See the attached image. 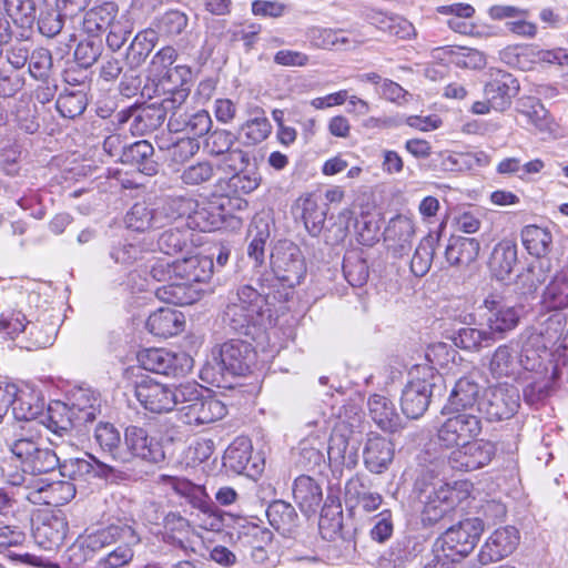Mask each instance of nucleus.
I'll use <instances>...</instances> for the list:
<instances>
[{
	"label": "nucleus",
	"instance_id": "f257e3e1",
	"mask_svg": "<svg viewBox=\"0 0 568 568\" xmlns=\"http://www.w3.org/2000/svg\"><path fill=\"white\" fill-rule=\"evenodd\" d=\"M139 538L134 529L121 521L93 530L87 529L68 549L69 558L74 565H81L92 558L95 552L114 542H122L113 551L99 560L101 568H120L133 558L132 545Z\"/></svg>",
	"mask_w": 568,
	"mask_h": 568
},
{
	"label": "nucleus",
	"instance_id": "f03ea898",
	"mask_svg": "<svg viewBox=\"0 0 568 568\" xmlns=\"http://www.w3.org/2000/svg\"><path fill=\"white\" fill-rule=\"evenodd\" d=\"M417 478L415 487L424 503L423 521L429 525L445 520L455 507L467 498L469 485L455 481L452 486L439 477V465L432 464Z\"/></svg>",
	"mask_w": 568,
	"mask_h": 568
},
{
	"label": "nucleus",
	"instance_id": "7ed1b4c3",
	"mask_svg": "<svg viewBox=\"0 0 568 568\" xmlns=\"http://www.w3.org/2000/svg\"><path fill=\"white\" fill-rule=\"evenodd\" d=\"M446 389L445 378L433 367L417 369L403 388L400 407L407 418L416 419L425 414L433 398L442 397Z\"/></svg>",
	"mask_w": 568,
	"mask_h": 568
},
{
	"label": "nucleus",
	"instance_id": "20e7f679",
	"mask_svg": "<svg viewBox=\"0 0 568 568\" xmlns=\"http://www.w3.org/2000/svg\"><path fill=\"white\" fill-rule=\"evenodd\" d=\"M190 204L183 197L168 199L156 209L138 202L126 212L124 223L126 229L139 233L166 227L178 222L187 212Z\"/></svg>",
	"mask_w": 568,
	"mask_h": 568
},
{
	"label": "nucleus",
	"instance_id": "39448f33",
	"mask_svg": "<svg viewBox=\"0 0 568 568\" xmlns=\"http://www.w3.org/2000/svg\"><path fill=\"white\" fill-rule=\"evenodd\" d=\"M255 361V352L251 343L232 338L212 349V363L209 362L202 371V378L212 377L214 382V373L219 374L227 372L232 375H245Z\"/></svg>",
	"mask_w": 568,
	"mask_h": 568
},
{
	"label": "nucleus",
	"instance_id": "423d86ee",
	"mask_svg": "<svg viewBox=\"0 0 568 568\" xmlns=\"http://www.w3.org/2000/svg\"><path fill=\"white\" fill-rule=\"evenodd\" d=\"M481 530L478 518H467L447 528L437 541L444 557L453 562L467 557L474 550Z\"/></svg>",
	"mask_w": 568,
	"mask_h": 568
},
{
	"label": "nucleus",
	"instance_id": "0eeeda50",
	"mask_svg": "<svg viewBox=\"0 0 568 568\" xmlns=\"http://www.w3.org/2000/svg\"><path fill=\"white\" fill-rule=\"evenodd\" d=\"M27 396L24 393H19L11 408L13 417L17 420L24 422L23 426L36 428V426L44 424L45 418L48 420V428L53 433L61 435L62 432L69 430L72 423L69 417L64 418L62 416V413L67 412L64 404L58 402L54 406H49L48 415L42 416L38 422L37 419L41 415L42 406L27 400Z\"/></svg>",
	"mask_w": 568,
	"mask_h": 568
},
{
	"label": "nucleus",
	"instance_id": "6e6552de",
	"mask_svg": "<svg viewBox=\"0 0 568 568\" xmlns=\"http://www.w3.org/2000/svg\"><path fill=\"white\" fill-rule=\"evenodd\" d=\"M271 266L276 278L288 287L298 285L306 274L302 252L290 241L280 242L274 247L271 253Z\"/></svg>",
	"mask_w": 568,
	"mask_h": 568
},
{
	"label": "nucleus",
	"instance_id": "1a4fd4ad",
	"mask_svg": "<svg viewBox=\"0 0 568 568\" xmlns=\"http://www.w3.org/2000/svg\"><path fill=\"white\" fill-rule=\"evenodd\" d=\"M140 365L149 372L179 377L187 374L193 359L185 353H172L164 348H149L138 354Z\"/></svg>",
	"mask_w": 568,
	"mask_h": 568
},
{
	"label": "nucleus",
	"instance_id": "9d476101",
	"mask_svg": "<svg viewBox=\"0 0 568 568\" xmlns=\"http://www.w3.org/2000/svg\"><path fill=\"white\" fill-rule=\"evenodd\" d=\"M123 448L128 456L121 460V464L130 463L134 458L150 464H159L165 459L160 440L150 436L149 432L140 426L130 425L125 428Z\"/></svg>",
	"mask_w": 568,
	"mask_h": 568
},
{
	"label": "nucleus",
	"instance_id": "9b49d317",
	"mask_svg": "<svg viewBox=\"0 0 568 568\" xmlns=\"http://www.w3.org/2000/svg\"><path fill=\"white\" fill-rule=\"evenodd\" d=\"M483 428V420L477 416L463 413L448 417L439 427L438 442L447 447H458L469 443Z\"/></svg>",
	"mask_w": 568,
	"mask_h": 568
},
{
	"label": "nucleus",
	"instance_id": "f8f14e48",
	"mask_svg": "<svg viewBox=\"0 0 568 568\" xmlns=\"http://www.w3.org/2000/svg\"><path fill=\"white\" fill-rule=\"evenodd\" d=\"M68 528L62 514L43 513L32 520V537L44 550H53L63 544Z\"/></svg>",
	"mask_w": 568,
	"mask_h": 568
},
{
	"label": "nucleus",
	"instance_id": "ddd939ff",
	"mask_svg": "<svg viewBox=\"0 0 568 568\" xmlns=\"http://www.w3.org/2000/svg\"><path fill=\"white\" fill-rule=\"evenodd\" d=\"M495 455V445L490 442H469L458 446L448 456L453 469L471 471L490 463Z\"/></svg>",
	"mask_w": 568,
	"mask_h": 568
},
{
	"label": "nucleus",
	"instance_id": "4468645a",
	"mask_svg": "<svg viewBox=\"0 0 568 568\" xmlns=\"http://www.w3.org/2000/svg\"><path fill=\"white\" fill-rule=\"evenodd\" d=\"M31 491L24 498L34 505L61 506L75 496V486L70 480L48 483L45 479H31Z\"/></svg>",
	"mask_w": 568,
	"mask_h": 568
},
{
	"label": "nucleus",
	"instance_id": "2eb2a0df",
	"mask_svg": "<svg viewBox=\"0 0 568 568\" xmlns=\"http://www.w3.org/2000/svg\"><path fill=\"white\" fill-rule=\"evenodd\" d=\"M227 413L225 404L215 396H204L187 406L180 408V418L187 425L210 424L222 419Z\"/></svg>",
	"mask_w": 568,
	"mask_h": 568
},
{
	"label": "nucleus",
	"instance_id": "dca6fc26",
	"mask_svg": "<svg viewBox=\"0 0 568 568\" xmlns=\"http://www.w3.org/2000/svg\"><path fill=\"white\" fill-rule=\"evenodd\" d=\"M171 386L153 379H142L135 386L134 395L151 413L163 414L173 410Z\"/></svg>",
	"mask_w": 568,
	"mask_h": 568
},
{
	"label": "nucleus",
	"instance_id": "f3484780",
	"mask_svg": "<svg viewBox=\"0 0 568 568\" xmlns=\"http://www.w3.org/2000/svg\"><path fill=\"white\" fill-rule=\"evenodd\" d=\"M183 199L191 202L187 212L181 217V220L186 217V222L183 223V226L201 232H211L221 227L225 217L223 214L224 203H221L219 206L215 204L200 206L191 199ZM178 221H180V219Z\"/></svg>",
	"mask_w": 568,
	"mask_h": 568
},
{
	"label": "nucleus",
	"instance_id": "a211bd4d",
	"mask_svg": "<svg viewBox=\"0 0 568 568\" xmlns=\"http://www.w3.org/2000/svg\"><path fill=\"white\" fill-rule=\"evenodd\" d=\"M345 428H333L327 447L329 464L334 467L352 468L357 463L358 439L343 434Z\"/></svg>",
	"mask_w": 568,
	"mask_h": 568
},
{
	"label": "nucleus",
	"instance_id": "6ab92c4d",
	"mask_svg": "<svg viewBox=\"0 0 568 568\" xmlns=\"http://www.w3.org/2000/svg\"><path fill=\"white\" fill-rule=\"evenodd\" d=\"M394 458V445L377 433H369L363 450V459L367 469L381 474L387 469Z\"/></svg>",
	"mask_w": 568,
	"mask_h": 568
},
{
	"label": "nucleus",
	"instance_id": "aec40b11",
	"mask_svg": "<svg viewBox=\"0 0 568 568\" xmlns=\"http://www.w3.org/2000/svg\"><path fill=\"white\" fill-rule=\"evenodd\" d=\"M168 128L171 132L185 133L187 138L197 140L210 132L212 119L205 110L174 112L169 118Z\"/></svg>",
	"mask_w": 568,
	"mask_h": 568
},
{
	"label": "nucleus",
	"instance_id": "412c9836",
	"mask_svg": "<svg viewBox=\"0 0 568 568\" xmlns=\"http://www.w3.org/2000/svg\"><path fill=\"white\" fill-rule=\"evenodd\" d=\"M213 273V261L203 255H191L174 261L173 274L176 281L187 285L210 280Z\"/></svg>",
	"mask_w": 568,
	"mask_h": 568
},
{
	"label": "nucleus",
	"instance_id": "4be33fe9",
	"mask_svg": "<svg viewBox=\"0 0 568 568\" xmlns=\"http://www.w3.org/2000/svg\"><path fill=\"white\" fill-rule=\"evenodd\" d=\"M90 458L97 465V469L90 460L83 458L65 459L62 463L59 462L57 467H59L61 476L67 477L70 480H85L92 474L109 477L115 473L114 467L98 460L91 455Z\"/></svg>",
	"mask_w": 568,
	"mask_h": 568
},
{
	"label": "nucleus",
	"instance_id": "5701e85b",
	"mask_svg": "<svg viewBox=\"0 0 568 568\" xmlns=\"http://www.w3.org/2000/svg\"><path fill=\"white\" fill-rule=\"evenodd\" d=\"M415 229L413 222L405 216H397L390 220L385 230V241L388 248L397 257L406 255L412 247Z\"/></svg>",
	"mask_w": 568,
	"mask_h": 568
},
{
	"label": "nucleus",
	"instance_id": "b1692460",
	"mask_svg": "<svg viewBox=\"0 0 568 568\" xmlns=\"http://www.w3.org/2000/svg\"><path fill=\"white\" fill-rule=\"evenodd\" d=\"M367 404L372 420L382 430L395 433L402 427V417L389 398L375 394L368 398Z\"/></svg>",
	"mask_w": 568,
	"mask_h": 568
},
{
	"label": "nucleus",
	"instance_id": "393cba45",
	"mask_svg": "<svg viewBox=\"0 0 568 568\" xmlns=\"http://www.w3.org/2000/svg\"><path fill=\"white\" fill-rule=\"evenodd\" d=\"M184 316L181 312L162 307L152 313L146 321V328L155 336L168 338L183 331Z\"/></svg>",
	"mask_w": 568,
	"mask_h": 568
},
{
	"label": "nucleus",
	"instance_id": "a878e982",
	"mask_svg": "<svg viewBox=\"0 0 568 568\" xmlns=\"http://www.w3.org/2000/svg\"><path fill=\"white\" fill-rule=\"evenodd\" d=\"M153 156V145L146 140H140L128 144L121 163L134 166L139 172L152 176L158 173V162Z\"/></svg>",
	"mask_w": 568,
	"mask_h": 568
},
{
	"label": "nucleus",
	"instance_id": "bb28decb",
	"mask_svg": "<svg viewBox=\"0 0 568 568\" xmlns=\"http://www.w3.org/2000/svg\"><path fill=\"white\" fill-rule=\"evenodd\" d=\"M49 0H0L8 17L20 28H32L37 13Z\"/></svg>",
	"mask_w": 568,
	"mask_h": 568
},
{
	"label": "nucleus",
	"instance_id": "cd10ccee",
	"mask_svg": "<svg viewBox=\"0 0 568 568\" xmlns=\"http://www.w3.org/2000/svg\"><path fill=\"white\" fill-rule=\"evenodd\" d=\"M270 525L281 535L291 536L298 526V516L295 508L284 501L275 500L266 509Z\"/></svg>",
	"mask_w": 568,
	"mask_h": 568
},
{
	"label": "nucleus",
	"instance_id": "c85d7f7f",
	"mask_svg": "<svg viewBox=\"0 0 568 568\" xmlns=\"http://www.w3.org/2000/svg\"><path fill=\"white\" fill-rule=\"evenodd\" d=\"M57 334L54 323H47L44 320H30L23 336L20 339V347L27 349L45 348L53 344Z\"/></svg>",
	"mask_w": 568,
	"mask_h": 568
},
{
	"label": "nucleus",
	"instance_id": "c756f323",
	"mask_svg": "<svg viewBox=\"0 0 568 568\" xmlns=\"http://www.w3.org/2000/svg\"><path fill=\"white\" fill-rule=\"evenodd\" d=\"M479 252V243L475 239L452 236L445 250V257L452 266H467L474 262Z\"/></svg>",
	"mask_w": 568,
	"mask_h": 568
},
{
	"label": "nucleus",
	"instance_id": "7c9ffc66",
	"mask_svg": "<svg viewBox=\"0 0 568 568\" xmlns=\"http://www.w3.org/2000/svg\"><path fill=\"white\" fill-rule=\"evenodd\" d=\"M176 57V50L168 45L158 51L152 58L151 68L159 78L161 85H164L165 82H174V79H181L184 74L189 73L185 67L171 68Z\"/></svg>",
	"mask_w": 568,
	"mask_h": 568
},
{
	"label": "nucleus",
	"instance_id": "2f4dec72",
	"mask_svg": "<svg viewBox=\"0 0 568 568\" xmlns=\"http://www.w3.org/2000/svg\"><path fill=\"white\" fill-rule=\"evenodd\" d=\"M517 112L526 119L527 124H531L540 133H550L552 131V121L548 111L539 100L532 97H525L518 100Z\"/></svg>",
	"mask_w": 568,
	"mask_h": 568
},
{
	"label": "nucleus",
	"instance_id": "473e14b6",
	"mask_svg": "<svg viewBox=\"0 0 568 568\" xmlns=\"http://www.w3.org/2000/svg\"><path fill=\"white\" fill-rule=\"evenodd\" d=\"M478 393L479 386L476 382L469 377H462L456 382L443 410L458 413L459 410L467 409L476 403Z\"/></svg>",
	"mask_w": 568,
	"mask_h": 568
},
{
	"label": "nucleus",
	"instance_id": "72a5a7b5",
	"mask_svg": "<svg viewBox=\"0 0 568 568\" xmlns=\"http://www.w3.org/2000/svg\"><path fill=\"white\" fill-rule=\"evenodd\" d=\"M306 36L313 48L323 50L348 49L356 43L343 30L329 28L313 27L307 30Z\"/></svg>",
	"mask_w": 568,
	"mask_h": 568
},
{
	"label": "nucleus",
	"instance_id": "f704fd0d",
	"mask_svg": "<svg viewBox=\"0 0 568 568\" xmlns=\"http://www.w3.org/2000/svg\"><path fill=\"white\" fill-rule=\"evenodd\" d=\"M118 17V6L114 2H104L85 12L82 28L91 37L106 31L111 22Z\"/></svg>",
	"mask_w": 568,
	"mask_h": 568
},
{
	"label": "nucleus",
	"instance_id": "c9c22d12",
	"mask_svg": "<svg viewBox=\"0 0 568 568\" xmlns=\"http://www.w3.org/2000/svg\"><path fill=\"white\" fill-rule=\"evenodd\" d=\"M293 496L304 513H314L322 501V489L310 476H300L293 486Z\"/></svg>",
	"mask_w": 568,
	"mask_h": 568
},
{
	"label": "nucleus",
	"instance_id": "e433bc0d",
	"mask_svg": "<svg viewBox=\"0 0 568 568\" xmlns=\"http://www.w3.org/2000/svg\"><path fill=\"white\" fill-rule=\"evenodd\" d=\"M65 17L69 16L61 10L60 4L55 0H49L37 13L39 32L48 38L58 36L63 29Z\"/></svg>",
	"mask_w": 568,
	"mask_h": 568
},
{
	"label": "nucleus",
	"instance_id": "4c0bfd02",
	"mask_svg": "<svg viewBox=\"0 0 568 568\" xmlns=\"http://www.w3.org/2000/svg\"><path fill=\"white\" fill-rule=\"evenodd\" d=\"M94 440L99 447L108 453L113 460L121 463L128 454L121 445V435L118 428L110 423H99L94 429Z\"/></svg>",
	"mask_w": 568,
	"mask_h": 568
},
{
	"label": "nucleus",
	"instance_id": "58836bf2",
	"mask_svg": "<svg viewBox=\"0 0 568 568\" xmlns=\"http://www.w3.org/2000/svg\"><path fill=\"white\" fill-rule=\"evenodd\" d=\"M43 442L42 436L36 428L20 426L12 439L7 440V446L12 455L22 464L37 449V445Z\"/></svg>",
	"mask_w": 568,
	"mask_h": 568
},
{
	"label": "nucleus",
	"instance_id": "ea45409f",
	"mask_svg": "<svg viewBox=\"0 0 568 568\" xmlns=\"http://www.w3.org/2000/svg\"><path fill=\"white\" fill-rule=\"evenodd\" d=\"M155 296L168 304L190 305L197 301L199 292L192 285L174 280L169 284L158 287Z\"/></svg>",
	"mask_w": 568,
	"mask_h": 568
},
{
	"label": "nucleus",
	"instance_id": "a19ab883",
	"mask_svg": "<svg viewBox=\"0 0 568 568\" xmlns=\"http://www.w3.org/2000/svg\"><path fill=\"white\" fill-rule=\"evenodd\" d=\"M251 458V440L246 437H237L226 448L223 456V465L237 474H242L247 469Z\"/></svg>",
	"mask_w": 568,
	"mask_h": 568
},
{
	"label": "nucleus",
	"instance_id": "79ce46f5",
	"mask_svg": "<svg viewBox=\"0 0 568 568\" xmlns=\"http://www.w3.org/2000/svg\"><path fill=\"white\" fill-rule=\"evenodd\" d=\"M164 120L163 110L154 104L135 106L130 130L132 134L144 135L161 126Z\"/></svg>",
	"mask_w": 568,
	"mask_h": 568
},
{
	"label": "nucleus",
	"instance_id": "37998d69",
	"mask_svg": "<svg viewBox=\"0 0 568 568\" xmlns=\"http://www.w3.org/2000/svg\"><path fill=\"white\" fill-rule=\"evenodd\" d=\"M488 326L489 331L463 327L453 337V342L456 346L468 351L491 346L496 341V335L493 325Z\"/></svg>",
	"mask_w": 568,
	"mask_h": 568
},
{
	"label": "nucleus",
	"instance_id": "c03bdc74",
	"mask_svg": "<svg viewBox=\"0 0 568 568\" xmlns=\"http://www.w3.org/2000/svg\"><path fill=\"white\" fill-rule=\"evenodd\" d=\"M260 315L254 307H246L243 303L231 302L227 305L223 321L231 331L240 334H247L255 317Z\"/></svg>",
	"mask_w": 568,
	"mask_h": 568
},
{
	"label": "nucleus",
	"instance_id": "a18cd8bd",
	"mask_svg": "<svg viewBox=\"0 0 568 568\" xmlns=\"http://www.w3.org/2000/svg\"><path fill=\"white\" fill-rule=\"evenodd\" d=\"M163 90L165 91V97L163 98L160 109L163 110V116L170 112L173 114L174 112H182L181 106L185 103L189 98L191 88L183 79H174V82H165Z\"/></svg>",
	"mask_w": 568,
	"mask_h": 568
},
{
	"label": "nucleus",
	"instance_id": "49530a36",
	"mask_svg": "<svg viewBox=\"0 0 568 568\" xmlns=\"http://www.w3.org/2000/svg\"><path fill=\"white\" fill-rule=\"evenodd\" d=\"M521 241L530 255L541 257L550 251L552 236L547 229L528 225L521 231Z\"/></svg>",
	"mask_w": 568,
	"mask_h": 568
},
{
	"label": "nucleus",
	"instance_id": "de8ad7c7",
	"mask_svg": "<svg viewBox=\"0 0 568 568\" xmlns=\"http://www.w3.org/2000/svg\"><path fill=\"white\" fill-rule=\"evenodd\" d=\"M437 241V236L428 234L419 242L410 260V272L415 276L423 277L428 273L435 255Z\"/></svg>",
	"mask_w": 568,
	"mask_h": 568
},
{
	"label": "nucleus",
	"instance_id": "09e8293b",
	"mask_svg": "<svg viewBox=\"0 0 568 568\" xmlns=\"http://www.w3.org/2000/svg\"><path fill=\"white\" fill-rule=\"evenodd\" d=\"M542 302L551 310L568 307V274H557L550 281L544 291Z\"/></svg>",
	"mask_w": 568,
	"mask_h": 568
},
{
	"label": "nucleus",
	"instance_id": "8fccbe9b",
	"mask_svg": "<svg viewBox=\"0 0 568 568\" xmlns=\"http://www.w3.org/2000/svg\"><path fill=\"white\" fill-rule=\"evenodd\" d=\"M31 454L32 455L22 463V467L34 476L37 474L49 473L59 465V457L53 450L44 447L43 442H40L34 453Z\"/></svg>",
	"mask_w": 568,
	"mask_h": 568
},
{
	"label": "nucleus",
	"instance_id": "3c124183",
	"mask_svg": "<svg viewBox=\"0 0 568 568\" xmlns=\"http://www.w3.org/2000/svg\"><path fill=\"white\" fill-rule=\"evenodd\" d=\"M158 41L159 33L156 30L149 28L140 31L129 48L128 59L135 64L142 63L152 52Z\"/></svg>",
	"mask_w": 568,
	"mask_h": 568
},
{
	"label": "nucleus",
	"instance_id": "603ef678",
	"mask_svg": "<svg viewBox=\"0 0 568 568\" xmlns=\"http://www.w3.org/2000/svg\"><path fill=\"white\" fill-rule=\"evenodd\" d=\"M412 541L407 538L397 540L378 559L379 568H404L413 560L414 554L410 549Z\"/></svg>",
	"mask_w": 568,
	"mask_h": 568
},
{
	"label": "nucleus",
	"instance_id": "864d4df0",
	"mask_svg": "<svg viewBox=\"0 0 568 568\" xmlns=\"http://www.w3.org/2000/svg\"><path fill=\"white\" fill-rule=\"evenodd\" d=\"M30 318L21 311L7 308L0 313V333L14 341L22 337Z\"/></svg>",
	"mask_w": 568,
	"mask_h": 568
},
{
	"label": "nucleus",
	"instance_id": "5fc2aeb1",
	"mask_svg": "<svg viewBox=\"0 0 568 568\" xmlns=\"http://www.w3.org/2000/svg\"><path fill=\"white\" fill-rule=\"evenodd\" d=\"M339 427L345 428L342 433L349 436L356 437V435L362 433L363 413L356 404L349 403L339 409L334 428Z\"/></svg>",
	"mask_w": 568,
	"mask_h": 568
},
{
	"label": "nucleus",
	"instance_id": "6e6d98bb",
	"mask_svg": "<svg viewBox=\"0 0 568 568\" xmlns=\"http://www.w3.org/2000/svg\"><path fill=\"white\" fill-rule=\"evenodd\" d=\"M318 527L324 538L334 539L342 532L343 510L339 504L325 505L322 509Z\"/></svg>",
	"mask_w": 568,
	"mask_h": 568
},
{
	"label": "nucleus",
	"instance_id": "4d7b16f0",
	"mask_svg": "<svg viewBox=\"0 0 568 568\" xmlns=\"http://www.w3.org/2000/svg\"><path fill=\"white\" fill-rule=\"evenodd\" d=\"M57 110L63 118L81 115L87 108V97L82 91H65L57 100Z\"/></svg>",
	"mask_w": 568,
	"mask_h": 568
},
{
	"label": "nucleus",
	"instance_id": "13d9d810",
	"mask_svg": "<svg viewBox=\"0 0 568 568\" xmlns=\"http://www.w3.org/2000/svg\"><path fill=\"white\" fill-rule=\"evenodd\" d=\"M182 226L169 227L158 240V246L166 255H173L181 252L187 244V231Z\"/></svg>",
	"mask_w": 568,
	"mask_h": 568
},
{
	"label": "nucleus",
	"instance_id": "bf43d9fd",
	"mask_svg": "<svg viewBox=\"0 0 568 568\" xmlns=\"http://www.w3.org/2000/svg\"><path fill=\"white\" fill-rule=\"evenodd\" d=\"M187 16L179 10L166 11L156 22V31L165 37L181 34L187 27Z\"/></svg>",
	"mask_w": 568,
	"mask_h": 568
},
{
	"label": "nucleus",
	"instance_id": "052dcab7",
	"mask_svg": "<svg viewBox=\"0 0 568 568\" xmlns=\"http://www.w3.org/2000/svg\"><path fill=\"white\" fill-rule=\"evenodd\" d=\"M271 130L272 125L263 112L247 120L241 128L250 144H257L264 141L271 133Z\"/></svg>",
	"mask_w": 568,
	"mask_h": 568
},
{
	"label": "nucleus",
	"instance_id": "680f3d73",
	"mask_svg": "<svg viewBox=\"0 0 568 568\" xmlns=\"http://www.w3.org/2000/svg\"><path fill=\"white\" fill-rule=\"evenodd\" d=\"M304 225L312 236H316L321 233L326 213L322 210L316 202L312 200H305L303 203L302 214Z\"/></svg>",
	"mask_w": 568,
	"mask_h": 568
},
{
	"label": "nucleus",
	"instance_id": "e2e57ef3",
	"mask_svg": "<svg viewBox=\"0 0 568 568\" xmlns=\"http://www.w3.org/2000/svg\"><path fill=\"white\" fill-rule=\"evenodd\" d=\"M378 28L399 39H408L415 33L414 26L408 20L397 16H382L378 20Z\"/></svg>",
	"mask_w": 568,
	"mask_h": 568
},
{
	"label": "nucleus",
	"instance_id": "0e129e2a",
	"mask_svg": "<svg viewBox=\"0 0 568 568\" xmlns=\"http://www.w3.org/2000/svg\"><path fill=\"white\" fill-rule=\"evenodd\" d=\"M171 386V397L173 402V409L181 405V408L187 406L189 404H193L201 393L203 392L202 387L194 383L187 382L179 385H170Z\"/></svg>",
	"mask_w": 568,
	"mask_h": 568
},
{
	"label": "nucleus",
	"instance_id": "69168bd1",
	"mask_svg": "<svg viewBox=\"0 0 568 568\" xmlns=\"http://www.w3.org/2000/svg\"><path fill=\"white\" fill-rule=\"evenodd\" d=\"M29 72L34 79L48 77L52 67V55L48 49L38 48L29 55Z\"/></svg>",
	"mask_w": 568,
	"mask_h": 568
},
{
	"label": "nucleus",
	"instance_id": "338daca9",
	"mask_svg": "<svg viewBox=\"0 0 568 568\" xmlns=\"http://www.w3.org/2000/svg\"><path fill=\"white\" fill-rule=\"evenodd\" d=\"M102 52L101 40L90 39L81 41L74 51V58L79 65L89 68L93 65Z\"/></svg>",
	"mask_w": 568,
	"mask_h": 568
},
{
	"label": "nucleus",
	"instance_id": "774afa93",
	"mask_svg": "<svg viewBox=\"0 0 568 568\" xmlns=\"http://www.w3.org/2000/svg\"><path fill=\"white\" fill-rule=\"evenodd\" d=\"M343 272L346 281L352 286L361 287L368 278V266L364 260H345L343 264Z\"/></svg>",
	"mask_w": 568,
	"mask_h": 568
}]
</instances>
